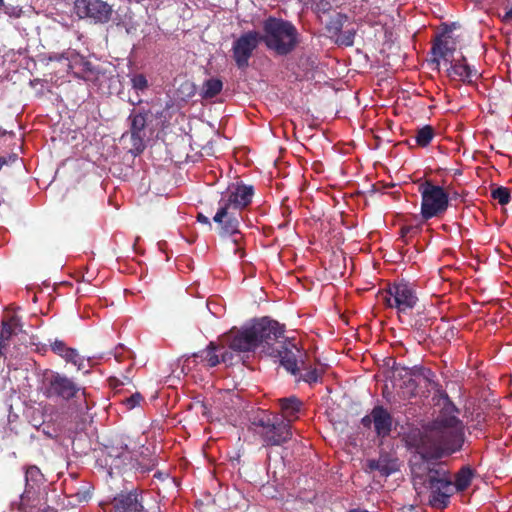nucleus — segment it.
I'll list each match as a JSON object with an SVG mask.
<instances>
[{
	"mask_svg": "<svg viewBox=\"0 0 512 512\" xmlns=\"http://www.w3.org/2000/svg\"><path fill=\"white\" fill-rule=\"evenodd\" d=\"M458 409L447 402L439 415L424 430H409L403 437L405 446L414 452L409 464L415 489L425 486L430 490L429 504L443 509L454 494L451 474L443 467L431 466V461L450 456L464 444V425L457 417Z\"/></svg>",
	"mask_w": 512,
	"mask_h": 512,
	"instance_id": "1",
	"label": "nucleus"
},
{
	"mask_svg": "<svg viewBox=\"0 0 512 512\" xmlns=\"http://www.w3.org/2000/svg\"><path fill=\"white\" fill-rule=\"evenodd\" d=\"M280 338H284V327L275 320L262 317L239 329L233 327L222 336L221 342L234 352H254L261 347L266 353V346Z\"/></svg>",
	"mask_w": 512,
	"mask_h": 512,
	"instance_id": "2",
	"label": "nucleus"
},
{
	"mask_svg": "<svg viewBox=\"0 0 512 512\" xmlns=\"http://www.w3.org/2000/svg\"><path fill=\"white\" fill-rule=\"evenodd\" d=\"M262 29L261 41L279 56L292 53L299 43L297 28L290 21L270 16L264 20Z\"/></svg>",
	"mask_w": 512,
	"mask_h": 512,
	"instance_id": "3",
	"label": "nucleus"
},
{
	"mask_svg": "<svg viewBox=\"0 0 512 512\" xmlns=\"http://www.w3.org/2000/svg\"><path fill=\"white\" fill-rule=\"evenodd\" d=\"M249 420L251 429L259 436L263 447L281 446L292 438L290 420L283 417L266 410H258Z\"/></svg>",
	"mask_w": 512,
	"mask_h": 512,
	"instance_id": "4",
	"label": "nucleus"
},
{
	"mask_svg": "<svg viewBox=\"0 0 512 512\" xmlns=\"http://www.w3.org/2000/svg\"><path fill=\"white\" fill-rule=\"evenodd\" d=\"M161 115L162 112L153 113L151 109L145 107L131 110L127 118L129 130L122 137L130 134L131 151L134 155H140L145 150L146 139L155 131L153 121Z\"/></svg>",
	"mask_w": 512,
	"mask_h": 512,
	"instance_id": "5",
	"label": "nucleus"
},
{
	"mask_svg": "<svg viewBox=\"0 0 512 512\" xmlns=\"http://www.w3.org/2000/svg\"><path fill=\"white\" fill-rule=\"evenodd\" d=\"M380 298L388 308L397 310L402 322L404 317L411 316L419 302L414 285L404 279L389 284L388 288L380 293Z\"/></svg>",
	"mask_w": 512,
	"mask_h": 512,
	"instance_id": "6",
	"label": "nucleus"
},
{
	"mask_svg": "<svg viewBox=\"0 0 512 512\" xmlns=\"http://www.w3.org/2000/svg\"><path fill=\"white\" fill-rule=\"evenodd\" d=\"M421 194L420 215L424 221L439 218L445 214L449 207V195L443 187L425 180L418 187Z\"/></svg>",
	"mask_w": 512,
	"mask_h": 512,
	"instance_id": "7",
	"label": "nucleus"
},
{
	"mask_svg": "<svg viewBox=\"0 0 512 512\" xmlns=\"http://www.w3.org/2000/svg\"><path fill=\"white\" fill-rule=\"evenodd\" d=\"M44 395L47 398H57L65 401L71 399H83L84 409L88 410L89 406L86 400V390L75 383L66 375L53 372L44 379Z\"/></svg>",
	"mask_w": 512,
	"mask_h": 512,
	"instance_id": "8",
	"label": "nucleus"
},
{
	"mask_svg": "<svg viewBox=\"0 0 512 512\" xmlns=\"http://www.w3.org/2000/svg\"><path fill=\"white\" fill-rule=\"evenodd\" d=\"M243 220L242 213L232 210L224 205H218L216 214L213 217L214 223L217 225V231L221 237H234V253L241 252L239 241L241 239L240 223Z\"/></svg>",
	"mask_w": 512,
	"mask_h": 512,
	"instance_id": "9",
	"label": "nucleus"
},
{
	"mask_svg": "<svg viewBox=\"0 0 512 512\" xmlns=\"http://www.w3.org/2000/svg\"><path fill=\"white\" fill-rule=\"evenodd\" d=\"M254 195V187L242 182L232 183L221 193L218 205H224L240 213L247 208Z\"/></svg>",
	"mask_w": 512,
	"mask_h": 512,
	"instance_id": "10",
	"label": "nucleus"
},
{
	"mask_svg": "<svg viewBox=\"0 0 512 512\" xmlns=\"http://www.w3.org/2000/svg\"><path fill=\"white\" fill-rule=\"evenodd\" d=\"M260 42H262L260 33L256 30L243 33L233 42L232 56L239 69L245 70L249 66V59L258 48Z\"/></svg>",
	"mask_w": 512,
	"mask_h": 512,
	"instance_id": "11",
	"label": "nucleus"
},
{
	"mask_svg": "<svg viewBox=\"0 0 512 512\" xmlns=\"http://www.w3.org/2000/svg\"><path fill=\"white\" fill-rule=\"evenodd\" d=\"M300 353L296 344L289 340L279 341L278 339L266 346V354L279 359L281 366L295 376L299 373L298 354Z\"/></svg>",
	"mask_w": 512,
	"mask_h": 512,
	"instance_id": "12",
	"label": "nucleus"
},
{
	"mask_svg": "<svg viewBox=\"0 0 512 512\" xmlns=\"http://www.w3.org/2000/svg\"><path fill=\"white\" fill-rule=\"evenodd\" d=\"M101 506L104 512H148L144 507L142 493L137 489L121 491Z\"/></svg>",
	"mask_w": 512,
	"mask_h": 512,
	"instance_id": "13",
	"label": "nucleus"
},
{
	"mask_svg": "<svg viewBox=\"0 0 512 512\" xmlns=\"http://www.w3.org/2000/svg\"><path fill=\"white\" fill-rule=\"evenodd\" d=\"M74 10L79 18H89L95 23L108 22L112 14L111 6L103 0H75Z\"/></svg>",
	"mask_w": 512,
	"mask_h": 512,
	"instance_id": "14",
	"label": "nucleus"
},
{
	"mask_svg": "<svg viewBox=\"0 0 512 512\" xmlns=\"http://www.w3.org/2000/svg\"><path fill=\"white\" fill-rule=\"evenodd\" d=\"M363 427L370 429L374 426V431L378 437L386 438L390 435L393 428V417L391 413L382 405H376L370 414L361 419Z\"/></svg>",
	"mask_w": 512,
	"mask_h": 512,
	"instance_id": "15",
	"label": "nucleus"
},
{
	"mask_svg": "<svg viewBox=\"0 0 512 512\" xmlns=\"http://www.w3.org/2000/svg\"><path fill=\"white\" fill-rule=\"evenodd\" d=\"M126 440V438L121 437L113 445L107 447L105 462L106 465L110 466V469L121 470L133 460L130 444Z\"/></svg>",
	"mask_w": 512,
	"mask_h": 512,
	"instance_id": "16",
	"label": "nucleus"
},
{
	"mask_svg": "<svg viewBox=\"0 0 512 512\" xmlns=\"http://www.w3.org/2000/svg\"><path fill=\"white\" fill-rule=\"evenodd\" d=\"M446 72L452 81H459L468 85L474 84L480 77L478 70L467 63L464 55H461L460 59L451 61Z\"/></svg>",
	"mask_w": 512,
	"mask_h": 512,
	"instance_id": "17",
	"label": "nucleus"
},
{
	"mask_svg": "<svg viewBox=\"0 0 512 512\" xmlns=\"http://www.w3.org/2000/svg\"><path fill=\"white\" fill-rule=\"evenodd\" d=\"M69 68L76 69L75 75L85 81H95L100 74L99 69L79 53L73 52L69 56Z\"/></svg>",
	"mask_w": 512,
	"mask_h": 512,
	"instance_id": "18",
	"label": "nucleus"
},
{
	"mask_svg": "<svg viewBox=\"0 0 512 512\" xmlns=\"http://www.w3.org/2000/svg\"><path fill=\"white\" fill-rule=\"evenodd\" d=\"M369 472L378 471L383 477L399 470L398 460L389 454H381L377 459H368L366 463Z\"/></svg>",
	"mask_w": 512,
	"mask_h": 512,
	"instance_id": "19",
	"label": "nucleus"
},
{
	"mask_svg": "<svg viewBox=\"0 0 512 512\" xmlns=\"http://www.w3.org/2000/svg\"><path fill=\"white\" fill-rule=\"evenodd\" d=\"M2 328L0 331V357L4 355L2 349L7 346V342L13 335H16L21 330L22 324L20 318L16 315L2 319Z\"/></svg>",
	"mask_w": 512,
	"mask_h": 512,
	"instance_id": "20",
	"label": "nucleus"
},
{
	"mask_svg": "<svg viewBox=\"0 0 512 512\" xmlns=\"http://www.w3.org/2000/svg\"><path fill=\"white\" fill-rule=\"evenodd\" d=\"M223 350L222 344L210 342L208 346L193 354V357L199 358L201 362L206 363L208 367H215L220 364V351Z\"/></svg>",
	"mask_w": 512,
	"mask_h": 512,
	"instance_id": "21",
	"label": "nucleus"
},
{
	"mask_svg": "<svg viewBox=\"0 0 512 512\" xmlns=\"http://www.w3.org/2000/svg\"><path fill=\"white\" fill-rule=\"evenodd\" d=\"M51 350L55 354L65 359V361L71 362L74 365L78 366V369H81L83 360L81 359L76 349L68 347L61 340H55L53 343H51Z\"/></svg>",
	"mask_w": 512,
	"mask_h": 512,
	"instance_id": "22",
	"label": "nucleus"
},
{
	"mask_svg": "<svg viewBox=\"0 0 512 512\" xmlns=\"http://www.w3.org/2000/svg\"><path fill=\"white\" fill-rule=\"evenodd\" d=\"M450 32L451 30L446 26L443 33L435 38L431 48V52L434 56L446 60V57L455 51V46H450L447 40Z\"/></svg>",
	"mask_w": 512,
	"mask_h": 512,
	"instance_id": "23",
	"label": "nucleus"
},
{
	"mask_svg": "<svg viewBox=\"0 0 512 512\" xmlns=\"http://www.w3.org/2000/svg\"><path fill=\"white\" fill-rule=\"evenodd\" d=\"M474 471L469 466L462 467L455 475L454 491L463 492L471 485Z\"/></svg>",
	"mask_w": 512,
	"mask_h": 512,
	"instance_id": "24",
	"label": "nucleus"
},
{
	"mask_svg": "<svg viewBox=\"0 0 512 512\" xmlns=\"http://www.w3.org/2000/svg\"><path fill=\"white\" fill-rule=\"evenodd\" d=\"M132 467L140 469L142 472H149L157 465V459L153 457L148 448L141 451L140 457L135 459V463H130Z\"/></svg>",
	"mask_w": 512,
	"mask_h": 512,
	"instance_id": "25",
	"label": "nucleus"
},
{
	"mask_svg": "<svg viewBox=\"0 0 512 512\" xmlns=\"http://www.w3.org/2000/svg\"><path fill=\"white\" fill-rule=\"evenodd\" d=\"M280 409L285 417H294L301 408L302 402L296 397L278 399Z\"/></svg>",
	"mask_w": 512,
	"mask_h": 512,
	"instance_id": "26",
	"label": "nucleus"
},
{
	"mask_svg": "<svg viewBox=\"0 0 512 512\" xmlns=\"http://www.w3.org/2000/svg\"><path fill=\"white\" fill-rule=\"evenodd\" d=\"M223 89V82L219 78H209L203 83L201 96L203 99H212Z\"/></svg>",
	"mask_w": 512,
	"mask_h": 512,
	"instance_id": "27",
	"label": "nucleus"
},
{
	"mask_svg": "<svg viewBox=\"0 0 512 512\" xmlns=\"http://www.w3.org/2000/svg\"><path fill=\"white\" fill-rule=\"evenodd\" d=\"M435 136V130L431 125H425L416 130L415 142L420 147H427Z\"/></svg>",
	"mask_w": 512,
	"mask_h": 512,
	"instance_id": "28",
	"label": "nucleus"
},
{
	"mask_svg": "<svg viewBox=\"0 0 512 512\" xmlns=\"http://www.w3.org/2000/svg\"><path fill=\"white\" fill-rule=\"evenodd\" d=\"M348 17L345 14L337 13L335 16L331 17L326 25V29L329 33L333 35H338L347 21Z\"/></svg>",
	"mask_w": 512,
	"mask_h": 512,
	"instance_id": "29",
	"label": "nucleus"
},
{
	"mask_svg": "<svg viewBox=\"0 0 512 512\" xmlns=\"http://www.w3.org/2000/svg\"><path fill=\"white\" fill-rule=\"evenodd\" d=\"M491 197L504 206L511 200V192L508 187L499 186L491 191Z\"/></svg>",
	"mask_w": 512,
	"mask_h": 512,
	"instance_id": "30",
	"label": "nucleus"
},
{
	"mask_svg": "<svg viewBox=\"0 0 512 512\" xmlns=\"http://www.w3.org/2000/svg\"><path fill=\"white\" fill-rule=\"evenodd\" d=\"M356 35L355 29H347L345 31H341L335 40V43L339 46L350 47L354 44V38Z\"/></svg>",
	"mask_w": 512,
	"mask_h": 512,
	"instance_id": "31",
	"label": "nucleus"
},
{
	"mask_svg": "<svg viewBox=\"0 0 512 512\" xmlns=\"http://www.w3.org/2000/svg\"><path fill=\"white\" fill-rule=\"evenodd\" d=\"M394 372L397 373L398 376L401 378H407V381H405L407 387L413 391L416 389L417 384L412 378L411 371L408 368L400 367L399 365L394 367Z\"/></svg>",
	"mask_w": 512,
	"mask_h": 512,
	"instance_id": "32",
	"label": "nucleus"
},
{
	"mask_svg": "<svg viewBox=\"0 0 512 512\" xmlns=\"http://www.w3.org/2000/svg\"><path fill=\"white\" fill-rule=\"evenodd\" d=\"M300 380L308 384H314L322 380V373L316 368L309 369L304 374L300 375Z\"/></svg>",
	"mask_w": 512,
	"mask_h": 512,
	"instance_id": "33",
	"label": "nucleus"
},
{
	"mask_svg": "<svg viewBox=\"0 0 512 512\" xmlns=\"http://www.w3.org/2000/svg\"><path fill=\"white\" fill-rule=\"evenodd\" d=\"M131 86L137 91H145L148 88V80L144 74H135L131 78Z\"/></svg>",
	"mask_w": 512,
	"mask_h": 512,
	"instance_id": "34",
	"label": "nucleus"
},
{
	"mask_svg": "<svg viewBox=\"0 0 512 512\" xmlns=\"http://www.w3.org/2000/svg\"><path fill=\"white\" fill-rule=\"evenodd\" d=\"M311 5L317 13L326 14L332 9V4L329 0H314Z\"/></svg>",
	"mask_w": 512,
	"mask_h": 512,
	"instance_id": "35",
	"label": "nucleus"
},
{
	"mask_svg": "<svg viewBox=\"0 0 512 512\" xmlns=\"http://www.w3.org/2000/svg\"><path fill=\"white\" fill-rule=\"evenodd\" d=\"M142 400H143L142 395L140 393L136 392L133 395H131L130 397L126 398L124 400V404L126 405V407L128 409H133L136 406H138Z\"/></svg>",
	"mask_w": 512,
	"mask_h": 512,
	"instance_id": "36",
	"label": "nucleus"
},
{
	"mask_svg": "<svg viewBox=\"0 0 512 512\" xmlns=\"http://www.w3.org/2000/svg\"><path fill=\"white\" fill-rule=\"evenodd\" d=\"M221 344L226 345L223 342ZM233 359H234V354H233L232 350L230 351L229 349L225 348V346H223V350L220 351V357H219L220 363L232 364Z\"/></svg>",
	"mask_w": 512,
	"mask_h": 512,
	"instance_id": "37",
	"label": "nucleus"
},
{
	"mask_svg": "<svg viewBox=\"0 0 512 512\" xmlns=\"http://www.w3.org/2000/svg\"><path fill=\"white\" fill-rule=\"evenodd\" d=\"M429 322L428 318H419V319H409L408 324L415 328L416 330H422L424 329Z\"/></svg>",
	"mask_w": 512,
	"mask_h": 512,
	"instance_id": "38",
	"label": "nucleus"
},
{
	"mask_svg": "<svg viewBox=\"0 0 512 512\" xmlns=\"http://www.w3.org/2000/svg\"><path fill=\"white\" fill-rule=\"evenodd\" d=\"M41 475L40 469L37 466H29L25 472V478L28 482L29 479L36 480Z\"/></svg>",
	"mask_w": 512,
	"mask_h": 512,
	"instance_id": "39",
	"label": "nucleus"
},
{
	"mask_svg": "<svg viewBox=\"0 0 512 512\" xmlns=\"http://www.w3.org/2000/svg\"><path fill=\"white\" fill-rule=\"evenodd\" d=\"M419 228L417 226H403L400 229V235L402 238H405L409 234L417 233Z\"/></svg>",
	"mask_w": 512,
	"mask_h": 512,
	"instance_id": "40",
	"label": "nucleus"
},
{
	"mask_svg": "<svg viewBox=\"0 0 512 512\" xmlns=\"http://www.w3.org/2000/svg\"><path fill=\"white\" fill-rule=\"evenodd\" d=\"M196 218H197V221H198V222H200V223H202V224H206V225H208V226H209V228H211V227H212V224H211V222H210V219H209L207 216H205L204 214H202V213H198V215H197V217H196Z\"/></svg>",
	"mask_w": 512,
	"mask_h": 512,
	"instance_id": "41",
	"label": "nucleus"
},
{
	"mask_svg": "<svg viewBox=\"0 0 512 512\" xmlns=\"http://www.w3.org/2000/svg\"><path fill=\"white\" fill-rule=\"evenodd\" d=\"M502 21L508 23L510 21H512V6L509 8V10L506 11V13L504 14L503 18H502Z\"/></svg>",
	"mask_w": 512,
	"mask_h": 512,
	"instance_id": "42",
	"label": "nucleus"
},
{
	"mask_svg": "<svg viewBox=\"0 0 512 512\" xmlns=\"http://www.w3.org/2000/svg\"><path fill=\"white\" fill-rule=\"evenodd\" d=\"M399 512H418L412 505L402 507Z\"/></svg>",
	"mask_w": 512,
	"mask_h": 512,
	"instance_id": "43",
	"label": "nucleus"
},
{
	"mask_svg": "<svg viewBox=\"0 0 512 512\" xmlns=\"http://www.w3.org/2000/svg\"><path fill=\"white\" fill-rule=\"evenodd\" d=\"M8 160L5 157L0 156V169L3 167V165L7 164Z\"/></svg>",
	"mask_w": 512,
	"mask_h": 512,
	"instance_id": "44",
	"label": "nucleus"
},
{
	"mask_svg": "<svg viewBox=\"0 0 512 512\" xmlns=\"http://www.w3.org/2000/svg\"><path fill=\"white\" fill-rule=\"evenodd\" d=\"M288 223H289V220H286V221H284L283 223H280V224L278 225V228H279V229H283V228L287 227Z\"/></svg>",
	"mask_w": 512,
	"mask_h": 512,
	"instance_id": "45",
	"label": "nucleus"
},
{
	"mask_svg": "<svg viewBox=\"0 0 512 512\" xmlns=\"http://www.w3.org/2000/svg\"><path fill=\"white\" fill-rule=\"evenodd\" d=\"M298 1L303 3L304 5H309V4H312V2H314V0H298Z\"/></svg>",
	"mask_w": 512,
	"mask_h": 512,
	"instance_id": "46",
	"label": "nucleus"
},
{
	"mask_svg": "<svg viewBox=\"0 0 512 512\" xmlns=\"http://www.w3.org/2000/svg\"><path fill=\"white\" fill-rule=\"evenodd\" d=\"M43 512H58L56 509L54 508H51V507H47L43 510Z\"/></svg>",
	"mask_w": 512,
	"mask_h": 512,
	"instance_id": "47",
	"label": "nucleus"
},
{
	"mask_svg": "<svg viewBox=\"0 0 512 512\" xmlns=\"http://www.w3.org/2000/svg\"><path fill=\"white\" fill-rule=\"evenodd\" d=\"M282 214H283L284 216L289 215V214H290V210H289V208H287V207H286V208H284V209H283V211H282Z\"/></svg>",
	"mask_w": 512,
	"mask_h": 512,
	"instance_id": "48",
	"label": "nucleus"
},
{
	"mask_svg": "<svg viewBox=\"0 0 512 512\" xmlns=\"http://www.w3.org/2000/svg\"><path fill=\"white\" fill-rule=\"evenodd\" d=\"M9 159L12 160V161H16L17 160V155L13 154V155L9 156Z\"/></svg>",
	"mask_w": 512,
	"mask_h": 512,
	"instance_id": "49",
	"label": "nucleus"
},
{
	"mask_svg": "<svg viewBox=\"0 0 512 512\" xmlns=\"http://www.w3.org/2000/svg\"><path fill=\"white\" fill-rule=\"evenodd\" d=\"M130 103L135 106V105L140 104L141 100H138L137 102L130 100Z\"/></svg>",
	"mask_w": 512,
	"mask_h": 512,
	"instance_id": "50",
	"label": "nucleus"
},
{
	"mask_svg": "<svg viewBox=\"0 0 512 512\" xmlns=\"http://www.w3.org/2000/svg\"><path fill=\"white\" fill-rule=\"evenodd\" d=\"M4 6V0H0V9Z\"/></svg>",
	"mask_w": 512,
	"mask_h": 512,
	"instance_id": "51",
	"label": "nucleus"
},
{
	"mask_svg": "<svg viewBox=\"0 0 512 512\" xmlns=\"http://www.w3.org/2000/svg\"><path fill=\"white\" fill-rule=\"evenodd\" d=\"M433 61L436 62L437 65H439V59L435 58Z\"/></svg>",
	"mask_w": 512,
	"mask_h": 512,
	"instance_id": "52",
	"label": "nucleus"
}]
</instances>
